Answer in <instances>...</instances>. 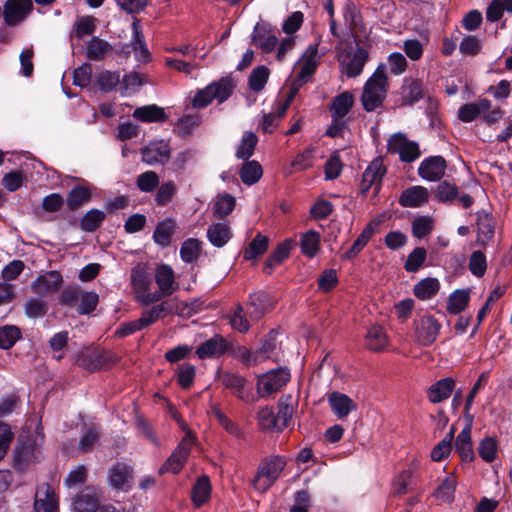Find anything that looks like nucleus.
I'll use <instances>...</instances> for the list:
<instances>
[{
	"instance_id": "nucleus-1",
	"label": "nucleus",
	"mask_w": 512,
	"mask_h": 512,
	"mask_svg": "<svg viewBox=\"0 0 512 512\" xmlns=\"http://www.w3.org/2000/svg\"><path fill=\"white\" fill-rule=\"evenodd\" d=\"M388 89V78L384 65H379L374 74L366 82L361 102L366 111L371 112L384 101Z\"/></svg>"
},
{
	"instance_id": "nucleus-2",
	"label": "nucleus",
	"mask_w": 512,
	"mask_h": 512,
	"mask_svg": "<svg viewBox=\"0 0 512 512\" xmlns=\"http://www.w3.org/2000/svg\"><path fill=\"white\" fill-rule=\"evenodd\" d=\"M234 87L235 85L231 78H221L219 81H215L204 89L199 90L193 98L192 106L199 109L205 108L214 99L218 103H223L231 96Z\"/></svg>"
},
{
	"instance_id": "nucleus-3",
	"label": "nucleus",
	"mask_w": 512,
	"mask_h": 512,
	"mask_svg": "<svg viewBox=\"0 0 512 512\" xmlns=\"http://www.w3.org/2000/svg\"><path fill=\"white\" fill-rule=\"evenodd\" d=\"M151 284L150 275L143 266L137 265L131 270V285L135 300L142 306L160 301V295L150 291Z\"/></svg>"
},
{
	"instance_id": "nucleus-4",
	"label": "nucleus",
	"mask_w": 512,
	"mask_h": 512,
	"mask_svg": "<svg viewBox=\"0 0 512 512\" xmlns=\"http://www.w3.org/2000/svg\"><path fill=\"white\" fill-rule=\"evenodd\" d=\"M290 371L287 368L270 370L257 379V392L260 397H266L281 390L290 380Z\"/></svg>"
},
{
	"instance_id": "nucleus-5",
	"label": "nucleus",
	"mask_w": 512,
	"mask_h": 512,
	"mask_svg": "<svg viewBox=\"0 0 512 512\" xmlns=\"http://www.w3.org/2000/svg\"><path fill=\"white\" fill-rule=\"evenodd\" d=\"M442 328L441 323L430 314L419 316L414 321L415 340L424 347L432 345Z\"/></svg>"
},
{
	"instance_id": "nucleus-6",
	"label": "nucleus",
	"mask_w": 512,
	"mask_h": 512,
	"mask_svg": "<svg viewBox=\"0 0 512 512\" xmlns=\"http://www.w3.org/2000/svg\"><path fill=\"white\" fill-rule=\"evenodd\" d=\"M285 461L281 457H274L264 461L258 470V473L253 481L255 489L259 491H266L279 477L281 471L285 467Z\"/></svg>"
},
{
	"instance_id": "nucleus-7",
	"label": "nucleus",
	"mask_w": 512,
	"mask_h": 512,
	"mask_svg": "<svg viewBox=\"0 0 512 512\" xmlns=\"http://www.w3.org/2000/svg\"><path fill=\"white\" fill-rule=\"evenodd\" d=\"M388 152L398 154L400 160L411 163L420 157L418 143L410 141L404 134L396 133L392 135L387 144Z\"/></svg>"
},
{
	"instance_id": "nucleus-8",
	"label": "nucleus",
	"mask_w": 512,
	"mask_h": 512,
	"mask_svg": "<svg viewBox=\"0 0 512 512\" xmlns=\"http://www.w3.org/2000/svg\"><path fill=\"white\" fill-rule=\"evenodd\" d=\"M134 469L124 462H116L107 472L108 485L117 491L128 492L132 488Z\"/></svg>"
},
{
	"instance_id": "nucleus-9",
	"label": "nucleus",
	"mask_w": 512,
	"mask_h": 512,
	"mask_svg": "<svg viewBox=\"0 0 512 512\" xmlns=\"http://www.w3.org/2000/svg\"><path fill=\"white\" fill-rule=\"evenodd\" d=\"M33 9L31 0H7L3 7V19L7 26L15 27L23 22Z\"/></svg>"
},
{
	"instance_id": "nucleus-10",
	"label": "nucleus",
	"mask_w": 512,
	"mask_h": 512,
	"mask_svg": "<svg viewBox=\"0 0 512 512\" xmlns=\"http://www.w3.org/2000/svg\"><path fill=\"white\" fill-rule=\"evenodd\" d=\"M386 173V168L381 158H375L365 169L360 184L361 194L365 195L370 188L374 189L377 195L381 188L382 178Z\"/></svg>"
},
{
	"instance_id": "nucleus-11",
	"label": "nucleus",
	"mask_w": 512,
	"mask_h": 512,
	"mask_svg": "<svg viewBox=\"0 0 512 512\" xmlns=\"http://www.w3.org/2000/svg\"><path fill=\"white\" fill-rule=\"evenodd\" d=\"M193 440L194 439L183 438L170 457L161 466L159 474H163L165 472L173 474L179 473L188 459Z\"/></svg>"
},
{
	"instance_id": "nucleus-12",
	"label": "nucleus",
	"mask_w": 512,
	"mask_h": 512,
	"mask_svg": "<svg viewBox=\"0 0 512 512\" xmlns=\"http://www.w3.org/2000/svg\"><path fill=\"white\" fill-rule=\"evenodd\" d=\"M274 303V299L264 291L250 295L246 307L250 320L259 321L267 312L273 309Z\"/></svg>"
},
{
	"instance_id": "nucleus-13",
	"label": "nucleus",
	"mask_w": 512,
	"mask_h": 512,
	"mask_svg": "<svg viewBox=\"0 0 512 512\" xmlns=\"http://www.w3.org/2000/svg\"><path fill=\"white\" fill-rule=\"evenodd\" d=\"M252 41L262 52L270 53L275 49L278 43V37L269 24L261 23L255 26Z\"/></svg>"
},
{
	"instance_id": "nucleus-14",
	"label": "nucleus",
	"mask_w": 512,
	"mask_h": 512,
	"mask_svg": "<svg viewBox=\"0 0 512 512\" xmlns=\"http://www.w3.org/2000/svg\"><path fill=\"white\" fill-rule=\"evenodd\" d=\"M155 282L159 290L154 292L160 295V300L163 297L170 296L178 289V285L175 282L174 271L167 264H161L156 268Z\"/></svg>"
},
{
	"instance_id": "nucleus-15",
	"label": "nucleus",
	"mask_w": 512,
	"mask_h": 512,
	"mask_svg": "<svg viewBox=\"0 0 512 512\" xmlns=\"http://www.w3.org/2000/svg\"><path fill=\"white\" fill-rule=\"evenodd\" d=\"M229 349V343L221 336L214 335L201 343L196 349V355L200 359L218 358Z\"/></svg>"
},
{
	"instance_id": "nucleus-16",
	"label": "nucleus",
	"mask_w": 512,
	"mask_h": 512,
	"mask_svg": "<svg viewBox=\"0 0 512 512\" xmlns=\"http://www.w3.org/2000/svg\"><path fill=\"white\" fill-rule=\"evenodd\" d=\"M170 147L164 141L152 142L142 149V160L148 165L165 164L170 158Z\"/></svg>"
},
{
	"instance_id": "nucleus-17",
	"label": "nucleus",
	"mask_w": 512,
	"mask_h": 512,
	"mask_svg": "<svg viewBox=\"0 0 512 512\" xmlns=\"http://www.w3.org/2000/svg\"><path fill=\"white\" fill-rule=\"evenodd\" d=\"M446 161L441 156H431L423 160L418 168L421 178L428 181L439 180L445 173Z\"/></svg>"
},
{
	"instance_id": "nucleus-18",
	"label": "nucleus",
	"mask_w": 512,
	"mask_h": 512,
	"mask_svg": "<svg viewBox=\"0 0 512 512\" xmlns=\"http://www.w3.org/2000/svg\"><path fill=\"white\" fill-rule=\"evenodd\" d=\"M58 508L54 489L47 483L41 484L35 494V512H56Z\"/></svg>"
},
{
	"instance_id": "nucleus-19",
	"label": "nucleus",
	"mask_w": 512,
	"mask_h": 512,
	"mask_svg": "<svg viewBox=\"0 0 512 512\" xmlns=\"http://www.w3.org/2000/svg\"><path fill=\"white\" fill-rule=\"evenodd\" d=\"M317 54H318V46L317 44L310 45L303 57L301 62V70L298 74V78L294 81L292 87H300L303 83L306 82L307 78L314 74L316 71L318 62H317Z\"/></svg>"
},
{
	"instance_id": "nucleus-20",
	"label": "nucleus",
	"mask_w": 512,
	"mask_h": 512,
	"mask_svg": "<svg viewBox=\"0 0 512 512\" xmlns=\"http://www.w3.org/2000/svg\"><path fill=\"white\" fill-rule=\"evenodd\" d=\"M100 506L99 495L91 486L84 488L73 501L74 512H96Z\"/></svg>"
},
{
	"instance_id": "nucleus-21",
	"label": "nucleus",
	"mask_w": 512,
	"mask_h": 512,
	"mask_svg": "<svg viewBox=\"0 0 512 512\" xmlns=\"http://www.w3.org/2000/svg\"><path fill=\"white\" fill-rule=\"evenodd\" d=\"M424 97V87L422 81L414 78H404L401 86V105L412 106Z\"/></svg>"
},
{
	"instance_id": "nucleus-22",
	"label": "nucleus",
	"mask_w": 512,
	"mask_h": 512,
	"mask_svg": "<svg viewBox=\"0 0 512 512\" xmlns=\"http://www.w3.org/2000/svg\"><path fill=\"white\" fill-rule=\"evenodd\" d=\"M328 403L339 419L346 418L350 412L357 409L356 403L348 395L336 391L329 394Z\"/></svg>"
},
{
	"instance_id": "nucleus-23",
	"label": "nucleus",
	"mask_w": 512,
	"mask_h": 512,
	"mask_svg": "<svg viewBox=\"0 0 512 512\" xmlns=\"http://www.w3.org/2000/svg\"><path fill=\"white\" fill-rule=\"evenodd\" d=\"M455 388V381L451 377L443 378L432 384L427 390L430 402L436 404L448 399Z\"/></svg>"
},
{
	"instance_id": "nucleus-24",
	"label": "nucleus",
	"mask_w": 512,
	"mask_h": 512,
	"mask_svg": "<svg viewBox=\"0 0 512 512\" xmlns=\"http://www.w3.org/2000/svg\"><path fill=\"white\" fill-rule=\"evenodd\" d=\"M429 191L423 186H413L404 190L399 198L403 207H420L428 202Z\"/></svg>"
},
{
	"instance_id": "nucleus-25",
	"label": "nucleus",
	"mask_w": 512,
	"mask_h": 512,
	"mask_svg": "<svg viewBox=\"0 0 512 512\" xmlns=\"http://www.w3.org/2000/svg\"><path fill=\"white\" fill-rule=\"evenodd\" d=\"M174 307L172 301H162L159 304L153 305L149 309H144L141 313V321L145 328H148L159 319L166 317L168 314L173 313Z\"/></svg>"
},
{
	"instance_id": "nucleus-26",
	"label": "nucleus",
	"mask_w": 512,
	"mask_h": 512,
	"mask_svg": "<svg viewBox=\"0 0 512 512\" xmlns=\"http://www.w3.org/2000/svg\"><path fill=\"white\" fill-rule=\"evenodd\" d=\"M62 281V276L58 271H49L35 280L33 289L37 294L47 295L56 291Z\"/></svg>"
},
{
	"instance_id": "nucleus-27",
	"label": "nucleus",
	"mask_w": 512,
	"mask_h": 512,
	"mask_svg": "<svg viewBox=\"0 0 512 512\" xmlns=\"http://www.w3.org/2000/svg\"><path fill=\"white\" fill-rule=\"evenodd\" d=\"M40 455L41 452L33 447L30 443V439H26L25 441L20 440L15 450L14 461L19 469H23L27 464L38 461Z\"/></svg>"
},
{
	"instance_id": "nucleus-28",
	"label": "nucleus",
	"mask_w": 512,
	"mask_h": 512,
	"mask_svg": "<svg viewBox=\"0 0 512 512\" xmlns=\"http://www.w3.org/2000/svg\"><path fill=\"white\" fill-rule=\"evenodd\" d=\"M491 107L492 103L490 100L486 98L479 99L476 103L462 105L458 110V118L463 122H472L481 113L489 111Z\"/></svg>"
},
{
	"instance_id": "nucleus-29",
	"label": "nucleus",
	"mask_w": 512,
	"mask_h": 512,
	"mask_svg": "<svg viewBox=\"0 0 512 512\" xmlns=\"http://www.w3.org/2000/svg\"><path fill=\"white\" fill-rule=\"evenodd\" d=\"M471 431L472 425L469 423L462 429L455 440V450L463 461H472L474 458Z\"/></svg>"
},
{
	"instance_id": "nucleus-30",
	"label": "nucleus",
	"mask_w": 512,
	"mask_h": 512,
	"mask_svg": "<svg viewBox=\"0 0 512 512\" xmlns=\"http://www.w3.org/2000/svg\"><path fill=\"white\" fill-rule=\"evenodd\" d=\"M112 51V45L99 37H92L86 45V56L92 61H101Z\"/></svg>"
},
{
	"instance_id": "nucleus-31",
	"label": "nucleus",
	"mask_w": 512,
	"mask_h": 512,
	"mask_svg": "<svg viewBox=\"0 0 512 512\" xmlns=\"http://www.w3.org/2000/svg\"><path fill=\"white\" fill-rule=\"evenodd\" d=\"M92 193L88 185H78L68 193L66 204L70 211H75L91 200Z\"/></svg>"
},
{
	"instance_id": "nucleus-32",
	"label": "nucleus",
	"mask_w": 512,
	"mask_h": 512,
	"mask_svg": "<svg viewBox=\"0 0 512 512\" xmlns=\"http://www.w3.org/2000/svg\"><path fill=\"white\" fill-rule=\"evenodd\" d=\"M295 407L296 401L292 395L287 394L280 397L277 406L278 412L276 414L280 428L283 429L289 425V422L295 411Z\"/></svg>"
},
{
	"instance_id": "nucleus-33",
	"label": "nucleus",
	"mask_w": 512,
	"mask_h": 512,
	"mask_svg": "<svg viewBox=\"0 0 512 512\" xmlns=\"http://www.w3.org/2000/svg\"><path fill=\"white\" fill-rule=\"evenodd\" d=\"M133 117L142 122H164L167 119L164 109L156 105L136 108Z\"/></svg>"
},
{
	"instance_id": "nucleus-34",
	"label": "nucleus",
	"mask_w": 512,
	"mask_h": 512,
	"mask_svg": "<svg viewBox=\"0 0 512 512\" xmlns=\"http://www.w3.org/2000/svg\"><path fill=\"white\" fill-rule=\"evenodd\" d=\"M231 236L232 233L227 223H214L207 230L209 241L216 247H223Z\"/></svg>"
},
{
	"instance_id": "nucleus-35",
	"label": "nucleus",
	"mask_w": 512,
	"mask_h": 512,
	"mask_svg": "<svg viewBox=\"0 0 512 512\" xmlns=\"http://www.w3.org/2000/svg\"><path fill=\"white\" fill-rule=\"evenodd\" d=\"M132 29H133V38H132V48L135 52L138 59L142 61H146L149 58V51L146 47L144 36L142 33V28L140 24V20L137 18L133 19L132 22Z\"/></svg>"
},
{
	"instance_id": "nucleus-36",
	"label": "nucleus",
	"mask_w": 512,
	"mask_h": 512,
	"mask_svg": "<svg viewBox=\"0 0 512 512\" xmlns=\"http://www.w3.org/2000/svg\"><path fill=\"white\" fill-rule=\"evenodd\" d=\"M176 223L173 219L167 218L156 226V229L153 234L154 241L162 246L166 247L171 242V237L175 231Z\"/></svg>"
},
{
	"instance_id": "nucleus-37",
	"label": "nucleus",
	"mask_w": 512,
	"mask_h": 512,
	"mask_svg": "<svg viewBox=\"0 0 512 512\" xmlns=\"http://www.w3.org/2000/svg\"><path fill=\"white\" fill-rule=\"evenodd\" d=\"M255 321L250 320L247 309L240 304L236 305L235 309L229 316V323L234 330L240 333H246L249 331L250 326Z\"/></svg>"
},
{
	"instance_id": "nucleus-38",
	"label": "nucleus",
	"mask_w": 512,
	"mask_h": 512,
	"mask_svg": "<svg viewBox=\"0 0 512 512\" xmlns=\"http://www.w3.org/2000/svg\"><path fill=\"white\" fill-rule=\"evenodd\" d=\"M366 347L372 351H381L388 343V338L381 326L373 325L365 337Z\"/></svg>"
},
{
	"instance_id": "nucleus-39",
	"label": "nucleus",
	"mask_w": 512,
	"mask_h": 512,
	"mask_svg": "<svg viewBox=\"0 0 512 512\" xmlns=\"http://www.w3.org/2000/svg\"><path fill=\"white\" fill-rule=\"evenodd\" d=\"M354 99L351 93L343 92L336 96L331 105L332 118H343L352 108Z\"/></svg>"
},
{
	"instance_id": "nucleus-40",
	"label": "nucleus",
	"mask_w": 512,
	"mask_h": 512,
	"mask_svg": "<svg viewBox=\"0 0 512 512\" xmlns=\"http://www.w3.org/2000/svg\"><path fill=\"white\" fill-rule=\"evenodd\" d=\"M291 248V240H285L284 242L280 243L266 261L263 268L264 272L270 274L274 266L280 264L284 259H286L289 256Z\"/></svg>"
},
{
	"instance_id": "nucleus-41",
	"label": "nucleus",
	"mask_w": 512,
	"mask_h": 512,
	"mask_svg": "<svg viewBox=\"0 0 512 512\" xmlns=\"http://www.w3.org/2000/svg\"><path fill=\"white\" fill-rule=\"evenodd\" d=\"M263 170L259 162L252 160L246 161L240 170V178L246 185L257 183L262 177Z\"/></svg>"
},
{
	"instance_id": "nucleus-42",
	"label": "nucleus",
	"mask_w": 512,
	"mask_h": 512,
	"mask_svg": "<svg viewBox=\"0 0 512 512\" xmlns=\"http://www.w3.org/2000/svg\"><path fill=\"white\" fill-rule=\"evenodd\" d=\"M368 57V52L364 48H358L345 66L346 75L348 77H357L360 75Z\"/></svg>"
},
{
	"instance_id": "nucleus-43",
	"label": "nucleus",
	"mask_w": 512,
	"mask_h": 512,
	"mask_svg": "<svg viewBox=\"0 0 512 512\" xmlns=\"http://www.w3.org/2000/svg\"><path fill=\"white\" fill-rule=\"evenodd\" d=\"M219 380L226 388L232 390L238 398H243V388L246 383L244 377L233 372H223L219 375Z\"/></svg>"
},
{
	"instance_id": "nucleus-44",
	"label": "nucleus",
	"mask_w": 512,
	"mask_h": 512,
	"mask_svg": "<svg viewBox=\"0 0 512 512\" xmlns=\"http://www.w3.org/2000/svg\"><path fill=\"white\" fill-rule=\"evenodd\" d=\"M257 142L258 138L253 132H244L241 142L236 150V157L238 159L248 160L253 155Z\"/></svg>"
},
{
	"instance_id": "nucleus-45",
	"label": "nucleus",
	"mask_w": 512,
	"mask_h": 512,
	"mask_svg": "<svg viewBox=\"0 0 512 512\" xmlns=\"http://www.w3.org/2000/svg\"><path fill=\"white\" fill-rule=\"evenodd\" d=\"M440 284L435 278H426L418 282L414 286V295L421 299L427 300L432 298L439 290Z\"/></svg>"
},
{
	"instance_id": "nucleus-46",
	"label": "nucleus",
	"mask_w": 512,
	"mask_h": 512,
	"mask_svg": "<svg viewBox=\"0 0 512 512\" xmlns=\"http://www.w3.org/2000/svg\"><path fill=\"white\" fill-rule=\"evenodd\" d=\"M455 427L452 426L449 433L442 439L431 451V459L440 462L449 456L452 450V441L454 439Z\"/></svg>"
},
{
	"instance_id": "nucleus-47",
	"label": "nucleus",
	"mask_w": 512,
	"mask_h": 512,
	"mask_svg": "<svg viewBox=\"0 0 512 512\" xmlns=\"http://www.w3.org/2000/svg\"><path fill=\"white\" fill-rule=\"evenodd\" d=\"M211 484L207 476H201L193 488V502L196 506L203 505L210 497Z\"/></svg>"
},
{
	"instance_id": "nucleus-48",
	"label": "nucleus",
	"mask_w": 512,
	"mask_h": 512,
	"mask_svg": "<svg viewBox=\"0 0 512 512\" xmlns=\"http://www.w3.org/2000/svg\"><path fill=\"white\" fill-rule=\"evenodd\" d=\"M277 333L270 331L262 340L260 348L255 351L254 363H259L270 357V354L276 349L277 346Z\"/></svg>"
},
{
	"instance_id": "nucleus-49",
	"label": "nucleus",
	"mask_w": 512,
	"mask_h": 512,
	"mask_svg": "<svg viewBox=\"0 0 512 512\" xmlns=\"http://www.w3.org/2000/svg\"><path fill=\"white\" fill-rule=\"evenodd\" d=\"M107 358L106 353L93 351L89 354L83 355L78 361L79 365L83 368L95 371L106 365Z\"/></svg>"
},
{
	"instance_id": "nucleus-50",
	"label": "nucleus",
	"mask_w": 512,
	"mask_h": 512,
	"mask_svg": "<svg viewBox=\"0 0 512 512\" xmlns=\"http://www.w3.org/2000/svg\"><path fill=\"white\" fill-rule=\"evenodd\" d=\"M269 239L260 233L250 242L249 246L244 251V259L252 260L266 252L268 248Z\"/></svg>"
},
{
	"instance_id": "nucleus-51",
	"label": "nucleus",
	"mask_w": 512,
	"mask_h": 512,
	"mask_svg": "<svg viewBox=\"0 0 512 512\" xmlns=\"http://www.w3.org/2000/svg\"><path fill=\"white\" fill-rule=\"evenodd\" d=\"M105 216L103 211L91 209L82 217L80 227L83 231L94 232L104 221Z\"/></svg>"
},
{
	"instance_id": "nucleus-52",
	"label": "nucleus",
	"mask_w": 512,
	"mask_h": 512,
	"mask_svg": "<svg viewBox=\"0 0 512 512\" xmlns=\"http://www.w3.org/2000/svg\"><path fill=\"white\" fill-rule=\"evenodd\" d=\"M235 207V198L229 194H223L217 196L214 206V216L223 219L229 215Z\"/></svg>"
},
{
	"instance_id": "nucleus-53",
	"label": "nucleus",
	"mask_w": 512,
	"mask_h": 512,
	"mask_svg": "<svg viewBox=\"0 0 512 512\" xmlns=\"http://www.w3.org/2000/svg\"><path fill=\"white\" fill-rule=\"evenodd\" d=\"M177 192V185L174 181L169 180L163 182L155 195V202L158 206L168 205L174 198Z\"/></svg>"
},
{
	"instance_id": "nucleus-54",
	"label": "nucleus",
	"mask_w": 512,
	"mask_h": 512,
	"mask_svg": "<svg viewBox=\"0 0 512 512\" xmlns=\"http://www.w3.org/2000/svg\"><path fill=\"white\" fill-rule=\"evenodd\" d=\"M469 302V293L466 290H457L448 299L447 311L450 314H459Z\"/></svg>"
},
{
	"instance_id": "nucleus-55",
	"label": "nucleus",
	"mask_w": 512,
	"mask_h": 512,
	"mask_svg": "<svg viewBox=\"0 0 512 512\" xmlns=\"http://www.w3.org/2000/svg\"><path fill=\"white\" fill-rule=\"evenodd\" d=\"M320 235L310 230L305 233L301 238V250L302 253L308 257H313L319 250Z\"/></svg>"
},
{
	"instance_id": "nucleus-56",
	"label": "nucleus",
	"mask_w": 512,
	"mask_h": 512,
	"mask_svg": "<svg viewBox=\"0 0 512 512\" xmlns=\"http://www.w3.org/2000/svg\"><path fill=\"white\" fill-rule=\"evenodd\" d=\"M200 123V116L186 115L177 121L175 129L180 136L186 137L192 134L193 131L200 125Z\"/></svg>"
},
{
	"instance_id": "nucleus-57",
	"label": "nucleus",
	"mask_w": 512,
	"mask_h": 512,
	"mask_svg": "<svg viewBox=\"0 0 512 512\" xmlns=\"http://www.w3.org/2000/svg\"><path fill=\"white\" fill-rule=\"evenodd\" d=\"M159 176L154 171H146L138 175L136 185L142 192L149 193L159 186Z\"/></svg>"
},
{
	"instance_id": "nucleus-58",
	"label": "nucleus",
	"mask_w": 512,
	"mask_h": 512,
	"mask_svg": "<svg viewBox=\"0 0 512 512\" xmlns=\"http://www.w3.org/2000/svg\"><path fill=\"white\" fill-rule=\"evenodd\" d=\"M258 422L263 430H282L279 427L278 419L271 407H263L258 412Z\"/></svg>"
},
{
	"instance_id": "nucleus-59",
	"label": "nucleus",
	"mask_w": 512,
	"mask_h": 512,
	"mask_svg": "<svg viewBox=\"0 0 512 512\" xmlns=\"http://www.w3.org/2000/svg\"><path fill=\"white\" fill-rule=\"evenodd\" d=\"M21 337L20 329L13 325H7L0 328V348H11Z\"/></svg>"
},
{
	"instance_id": "nucleus-60",
	"label": "nucleus",
	"mask_w": 512,
	"mask_h": 512,
	"mask_svg": "<svg viewBox=\"0 0 512 512\" xmlns=\"http://www.w3.org/2000/svg\"><path fill=\"white\" fill-rule=\"evenodd\" d=\"M427 258L426 249L423 247L415 248L407 257L404 268L407 272H416L424 264Z\"/></svg>"
},
{
	"instance_id": "nucleus-61",
	"label": "nucleus",
	"mask_w": 512,
	"mask_h": 512,
	"mask_svg": "<svg viewBox=\"0 0 512 512\" xmlns=\"http://www.w3.org/2000/svg\"><path fill=\"white\" fill-rule=\"evenodd\" d=\"M269 70L265 66H258L249 76V87L256 92L261 91L268 80Z\"/></svg>"
},
{
	"instance_id": "nucleus-62",
	"label": "nucleus",
	"mask_w": 512,
	"mask_h": 512,
	"mask_svg": "<svg viewBox=\"0 0 512 512\" xmlns=\"http://www.w3.org/2000/svg\"><path fill=\"white\" fill-rule=\"evenodd\" d=\"M200 253V242L197 239L189 238L183 242L180 248V255L184 262L191 263L196 260Z\"/></svg>"
},
{
	"instance_id": "nucleus-63",
	"label": "nucleus",
	"mask_w": 512,
	"mask_h": 512,
	"mask_svg": "<svg viewBox=\"0 0 512 512\" xmlns=\"http://www.w3.org/2000/svg\"><path fill=\"white\" fill-rule=\"evenodd\" d=\"M434 228V221L429 216H419L412 223V233L416 238H423Z\"/></svg>"
},
{
	"instance_id": "nucleus-64",
	"label": "nucleus",
	"mask_w": 512,
	"mask_h": 512,
	"mask_svg": "<svg viewBox=\"0 0 512 512\" xmlns=\"http://www.w3.org/2000/svg\"><path fill=\"white\" fill-rule=\"evenodd\" d=\"M98 301L99 297L97 293L83 291L77 306V312L81 315L91 313L95 310Z\"/></svg>"
}]
</instances>
